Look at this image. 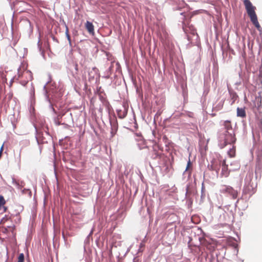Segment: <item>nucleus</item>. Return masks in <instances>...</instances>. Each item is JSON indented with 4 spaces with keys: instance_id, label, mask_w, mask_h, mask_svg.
I'll return each instance as SVG.
<instances>
[{
    "instance_id": "1",
    "label": "nucleus",
    "mask_w": 262,
    "mask_h": 262,
    "mask_svg": "<svg viewBox=\"0 0 262 262\" xmlns=\"http://www.w3.org/2000/svg\"><path fill=\"white\" fill-rule=\"evenodd\" d=\"M253 136L255 144L254 148L256 155V166L255 173L262 171V123L258 124L257 126L253 130Z\"/></svg>"
},
{
    "instance_id": "2",
    "label": "nucleus",
    "mask_w": 262,
    "mask_h": 262,
    "mask_svg": "<svg viewBox=\"0 0 262 262\" xmlns=\"http://www.w3.org/2000/svg\"><path fill=\"white\" fill-rule=\"evenodd\" d=\"M243 2L251 22L258 30L260 31L261 28L258 21L257 17L255 13L256 7L253 6L249 0H244Z\"/></svg>"
},
{
    "instance_id": "3",
    "label": "nucleus",
    "mask_w": 262,
    "mask_h": 262,
    "mask_svg": "<svg viewBox=\"0 0 262 262\" xmlns=\"http://www.w3.org/2000/svg\"><path fill=\"white\" fill-rule=\"evenodd\" d=\"M219 142L221 148H224L228 144H233L235 143L236 139L234 132L224 131L220 133L219 136Z\"/></svg>"
},
{
    "instance_id": "4",
    "label": "nucleus",
    "mask_w": 262,
    "mask_h": 262,
    "mask_svg": "<svg viewBox=\"0 0 262 262\" xmlns=\"http://www.w3.org/2000/svg\"><path fill=\"white\" fill-rule=\"evenodd\" d=\"M253 172L249 171L245 178V184L244 191L245 193L252 195L255 193L257 187V182L255 180L252 181Z\"/></svg>"
},
{
    "instance_id": "5",
    "label": "nucleus",
    "mask_w": 262,
    "mask_h": 262,
    "mask_svg": "<svg viewBox=\"0 0 262 262\" xmlns=\"http://www.w3.org/2000/svg\"><path fill=\"white\" fill-rule=\"evenodd\" d=\"M22 210L23 207L20 205H15L13 206L11 210V215L8 216L9 220H11L12 217L16 216L17 219V222H15L19 223L21 220L19 214L22 211Z\"/></svg>"
},
{
    "instance_id": "6",
    "label": "nucleus",
    "mask_w": 262,
    "mask_h": 262,
    "mask_svg": "<svg viewBox=\"0 0 262 262\" xmlns=\"http://www.w3.org/2000/svg\"><path fill=\"white\" fill-rule=\"evenodd\" d=\"M221 192L229 194L233 199H236L238 194L237 191L234 190L232 187L226 185L223 187L221 189Z\"/></svg>"
},
{
    "instance_id": "7",
    "label": "nucleus",
    "mask_w": 262,
    "mask_h": 262,
    "mask_svg": "<svg viewBox=\"0 0 262 262\" xmlns=\"http://www.w3.org/2000/svg\"><path fill=\"white\" fill-rule=\"evenodd\" d=\"M222 165L223 161L220 159H214L211 162L210 169L215 171L216 173H218L220 167Z\"/></svg>"
},
{
    "instance_id": "8",
    "label": "nucleus",
    "mask_w": 262,
    "mask_h": 262,
    "mask_svg": "<svg viewBox=\"0 0 262 262\" xmlns=\"http://www.w3.org/2000/svg\"><path fill=\"white\" fill-rule=\"evenodd\" d=\"M9 220V218L8 217V216L5 215V216L4 217L0 222V225H1V230L4 233H8L10 232L9 229L7 228L5 225V223Z\"/></svg>"
},
{
    "instance_id": "9",
    "label": "nucleus",
    "mask_w": 262,
    "mask_h": 262,
    "mask_svg": "<svg viewBox=\"0 0 262 262\" xmlns=\"http://www.w3.org/2000/svg\"><path fill=\"white\" fill-rule=\"evenodd\" d=\"M230 171L228 170V165L226 163V160H223V165L222 166V171L221 173V177H227L229 175Z\"/></svg>"
},
{
    "instance_id": "10",
    "label": "nucleus",
    "mask_w": 262,
    "mask_h": 262,
    "mask_svg": "<svg viewBox=\"0 0 262 262\" xmlns=\"http://www.w3.org/2000/svg\"><path fill=\"white\" fill-rule=\"evenodd\" d=\"M85 27L90 34L92 35L94 34V26L92 23L86 21L85 24Z\"/></svg>"
},
{
    "instance_id": "11",
    "label": "nucleus",
    "mask_w": 262,
    "mask_h": 262,
    "mask_svg": "<svg viewBox=\"0 0 262 262\" xmlns=\"http://www.w3.org/2000/svg\"><path fill=\"white\" fill-rule=\"evenodd\" d=\"M223 125H224V128L225 129V131L234 132V130L232 128V125L231 123V121H230L229 120L225 121L224 122Z\"/></svg>"
},
{
    "instance_id": "12",
    "label": "nucleus",
    "mask_w": 262,
    "mask_h": 262,
    "mask_svg": "<svg viewBox=\"0 0 262 262\" xmlns=\"http://www.w3.org/2000/svg\"><path fill=\"white\" fill-rule=\"evenodd\" d=\"M237 116L241 118H245L246 117V113L245 108H237Z\"/></svg>"
},
{
    "instance_id": "13",
    "label": "nucleus",
    "mask_w": 262,
    "mask_h": 262,
    "mask_svg": "<svg viewBox=\"0 0 262 262\" xmlns=\"http://www.w3.org/2000/svg\"><path fill=\"white\" fill-rule=\"evenodd\" d=\"M230 97L232 101L231 104L232 105L236 100L238 98V96L235 92H230Z\"/></svg>"
},
{
    "instance_id": "14",
    "label": "nucleus",
    "mask_w": 262,
    "mask_h": 262,
    "mask_svg": "<svg viewBox=\"0 0 262 262\" xmlns=\"http://www.w3.org/2000/svg\"><path fill=\"white\" fill-rule=\"evenodd\" d=\"M228 155L230 157H233L235 156V146H233L232 148L230 149L228 152Z\"/></svg>"
},
{
    "instance_id": "15",
    "label": "nucleus",
    "mask_w": 262,
    "mask_h": 262,
    "mask_svg": "<svg viewBox=\"0 0 262 262\" xmlns=\"http://www.w3.org/2000/svg\"><path fill=\"white\" fill-rule=\"evenodd\" d=\"M5 75L4 73H0V82L4 83L7 81V79L5 77Z\"/></svg>"
},
{
    "instance_id": "16",
    "label": "nucleus",
    "mask_w": 262,
    "mask_h": 262,
    "mask_svg": "<svg viewBox=\"0 0 262 262\" xmlns=\"http://www.w3.org/2000/svg\"><path fill=\"white\" fill-rule=\"evenodd\" d=\"M23 76H29V79H32V74H31V73L28 71V70H26L25 71H24L23 73Z\"/></svg>"
},
{
    "instance_id": "17",
    "label": "nucleus",
    "mask_w": 262,
    "mask_h": 262,
    "mask_svg": "<svg viewBox=\"0 0 262 262\" xmlns=\"http://www.w3.org/2000/svg\"><path fill=\"white\" fill-rule=\"evenodd\" d=\"M6 201L3 195H0V207L4 206L5 204Z\"/></svg>"
},
{
    "instance_id": "18",
    "label": "nucleus",
    "mask_w": 262,
    "mask_h": 262,
    "mask_svg": "<svg viewBox=\"0 0 262 262\" xmlns=\"http://www.w3.org/2000/svg\"><path fill=\"white\" fill-rule=\"evenodd\" d=\"M66 36L67 37V39H68L69 43H71V37H70V34L69 33V30H68V27H66Z\"/></svg>"
},
{
    "instance_id": "19",
    "label": "nucleus",
    "mask_w": 262,
    "mask_h": 262,
    "mask_svg": "<svg viewBox=\"0 0 262 262\" xmlns=\"http://www.w3.org/2000/svg\"><path fill=\"white\" fill-rule=\"evenodd\" d=\"M24 261V255L23 253H20L18 257V262Z\"/></svg>"
},
{
    "instance_id": "20",
    "label": "nucleus",
    "mask_w": 262,
    "mask_h": 262,
    "mask_svg": "<svg viewBox=\"0 0 262 262\" xmlns=\"http://www.w3.org/2000/svg\"><path fill=\"white\" fill-rule=\"evenodd\" d=\"M192 165V164H191V162L190 161V160L189 159L188 161L187 162V166H186V171H187L189 169L190 167Z\"/></svg>"
},
{
    "instance_id": "21",
    "label": "nucleus",
    "mask_w": 262,
    "mask_h": 262,
    "mask_svg": "<svg viewBox=\"0 0 262 262\" xmlns=\"http://www.w3.org/2000/svg\"><path fill=\"white\" fill-rule=\"evenodd\" d=\"M6 227L7 228H8L9 229V231L11 232H13L14 230V228H15V226L14 225H12V226H6Z\"/></svg>"
},
{
    "instance_id": "22",
    "label": "nucleus",
    "mask_w": 262,
    "mask_h": 262,
    "mask_svg": "<svg viewBox=\"0 0 262 262\" xmlns=\"http://www.w3.org/2000/svg\"><path fill=\"white\" fill-rule=\"evenodd\" d=\"M155 156L154 157V159L157 158H160V155L158 152V151L156 150H154Z\"/></svg>"
},
{
    "instance_id": "23",
    "label": "nucleus",
    "mask_w": 262,
    "mask_h": 262,
    "mask_svg": "<svg viewBox=\"0 0 262 262\" xmlns=\"http://www.w3.org/2000/svg\"><path fill=\"white\" fill-rule=\"evenodd\" d=\"M196 250L195 252H197L198 253H199L200 252H201V254L203 253V252L201 251V248L200 247H195Z\"/></svg>"
},
{
    "instance_id": "24",
    "label": "nucleus",
    "mask_w": 262,
    "mask_h": 262,
    "mask_svg": "<svg viewBox=\"0 0 262 262\" xmlns=\"http://www.w3.org/2000/svg\"><path fill=\"white\" fill-rule=\"evenodd\" d=\"M4 150V144L1 146V149H0V158L2 157V152Z\"/></svg>"
},
{
    "instance_id": "25",
    "label": "nucleus",
    "mask_w": 262,
    "mask_h": 262,
    "mask_svg": "<svg viewBox=\"0 0 262 262\" xmlns=\"http://www.w3.org/2000/svg\"><path fill=\"white\" fill-rule=\"evenodd\" d=\"M258 101H260V103H261V98H258L257 99H256Z\"/></svg>"
},
{
    "instance_id": "26",
    "label": "nucleus",
    "mask_w": 262,
    "mask_h": 262,
    "mask_svg": "<svg viewBox=\"0 0 262 262\" xmlns=\"http://www.w3.org/2000/svg\"><path fill=\"white\" fill-rule=\"evenodd\" d=\"M260 104H259V105H258H258H257V108H258V109H259V108H260Z\"/></svg>"
},
{
    "instance_id": "27",
    "label": "nucleus",
    "mask_w": 262,
    "mask_h": 262,
    "mask_svg": "<svg viewBox=\"0 0 262 262\" xmlns=\"http://www.w3.org/2000/svg\"><path fill=\"white\" fill-rule=\"evenodd\" d=\"M4 210H5V211H6V209H7V208L4 206Z\"/></svg>"
},
{
    "instance_id": "28",
    "label": "nucleus",
    "mask_w": 262,
    "mask_h": 262,
    "mask_svg": "<svg viewBox=\"0 0 262 262\" xmlns=\"http://www.w3.org/2000/svg\"><path fill=\"white\" fill-rule=\"evenodd\" d=\"M28 81H29V80H27V81H26V83H28Z\"/></svg>"
},
{
    "instance_id": "29",
    "label": "nucleus",
    "mask_w": 262,
    "mask_h": 262,
    "mask_svg": "<svg viewBox=\"0 0 262 262\" xmlns=\"http://www.w3.org/2000/svg\"><path fill=\"white\" fill-rule=\"evenodd\" d=\"M28 81H29V80H27V81H26V83H28Z\"/></svg>"
}]
</instances>
